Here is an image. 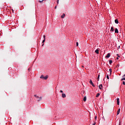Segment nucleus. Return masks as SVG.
Segmentation results:
<instances>
[{"label":"nucleus","mask_w":125,"mask_h":125,"mask_svg":"<svg viewBox=\"0 0 125 125\" xmlns=\"http://www.w3.org/2000/svg\"><path fill=\"white\" fill-rule=\"evenodd\" d=\"M89 83L91 84V85H92L93 87H95V85H94V84H93V82H92V81L91 80H90Z\"/></svg>","instance_id":"1"},{"label":"nucleus","mask_w":125,"mask_h":125,"mask_svg":"<svg viewBox=\"0 0 125 125\" xmlns=\"http://www.w3.org/2000/svg\"><path fill=\"white\" fill-rule=\"evenodd\" d=\"M117 105H120V98H117Z\"/></svg>","instance_id":"2"},{"label":"nucleus","mask_w":125,"mask_h":125,"mask_svg":"<svg viewBox=\"0 0 125 125\" xmlns=\"http://www.w3.org/2000/svg\"><path fill=\"white\" fill-rule=\"evenodd\" d=\"M36 98H38V101H41V100H42V97H39V96H36Z\"/></svg>","instance_id":"3"},{"label":"nucleus","mask_w":125,"mask_h":125,"mask_svg":"<svg viewBox=\"0 0 125 125\" xmlns=\"http://www.w3.org/2000/svg\"><path fill=\"white\" fill-rule=\"evenodd\" d=\"M95 53H96L97 54H99V50H98V49H97L95 51Z\"/></svg>","instance_id":"4"},{"label":"nucleus","mask_w":125,"mask_h":125,"mask_svg":"<svg viewBox=\"0 0 125 125\" xmlns=\"http://www.w3.org/2000/svg\"><path fill=\"white\" fill-rule=\"evenodd\" d=\"M62 98H65L66 94H64V93H62Z\"/></svg>","instance_id":"5"},{"label":"nucleus","mask_w":125,"mask_h":125,"mask_svg":"<svg viewBox=\"0 0 125 125\" xmlns=\"http://www.w3.org/2000/svg\"><path fill=\"white\" fill-rule=\"evenodd\" d=\"M115 33H116V34L119 33V30H118V28H115Z\"/></svg>","instance_id":"6"},{"label":"nucleus","mask_w":125,"mask_h":125,"mask_svg":"<svg viewBox=\"0 0 125 125\" xmlns=\"http://www.w3.org/2000/svg\"><path fill=\"white\" fill-rule=\"evenodd\" d=\"M120 112H121V108H119V109L117 111V116H118V115H119V114H120Z\"/></svg>","instance_id":"7"},{"label":"nucleus","mask_w":125,"mask_h":125,"mask_svg":"<svg viewBox=\"0 0 125 125\" xmlns=\"http://www.w3.org/2000/svg\"><path fill=\"white\" fill-rule=\"evenodd\" d=\"M110 53H108L107 55L105 56V58H109V57H110Z\"/></svg>","instance_id":"8"},{"label":"nucleus","mask_w":125,"mask_h":125,"mask_svg":"<svg viewBox=\"0 0 125 125\" xmlns=\"http://www.w3.org/2000/svg\"><path fill=\"white\" fill-rule=\"evenodd\" d=\"M115 23L116 24H119V21L118 20V19L115 20Z\"/></svg>","instance_id":"9"},{"label":"nucleus","mask_w":125,"mask_h":125,"mask_svg":"<svg viewBox=\"0 0 125 125\" xmlns=\"http://www.w3.org/2000/svg\"><path fill=\"white\" fill-rule=\"evenodd\" d=\"M48 79V76L46 75L45 77H44V80H47Z\"/></svg>","instance_id":"10"},{"label":"nucleus","mask_w":125,"mask_h":125,"mask_svg":"<svg viewBox=\"0 0 125 125\" xmlns=\"http://www.w3.org/2000/svg\"><path fill=\"white\" fill-rule=\"evenodd\" d=\"M111 32H114V27L113 26H112L111 27V30H110Z\"/></svg>","instance_id":"11"},{"label":"nucleus","mask_w":125,"mask_h":125,"mask_svg":"<svg viewBox=\"0 0 125 125\" xmlns=\"http://www.w3.org/2000/svg\"><path fill=\"white\" fill-rule=\"evenodd\" d=\"M102 86H103L102 84H101L99 85V88H100V89H102Z\"/></svg>","instance_id":"12"},{"label":"nucleus","mask_w":125,"mask_h":125,"mask_svg":"<svg viewBox=\"0 0 125 125\" xmlns=\"http://www.w3.org/2000/svg\"><path fill=\"white\" fill-rule=\"evenodd\" d=\"M83 101L85 102L86 101V97H84L83 98Z\"/></svg>","instance_id":"13"},{"label":"nucleus","mask_w":125,"mask_h":125,"mask_svg":"<svg viewBox=\"0 0 125 125\" xmlns=\"http://www.w3.org/2000/svg\"><path fill=\"white\" fill-rule=\"evenodd\" d=\"M109 72H110V75H112V69L111 68H110L109 69Z\"/></svg>","instance_id":"14"},{"label":"nucleus","mask_w":125,"mask_h":125,"mask_svg":"<svg viewBox=\"0 0 125 125\" xmlns=\"http://www.w3.org/2000/svg\"><path fill=\"white\" fill-rule=\"evenodd\" d=\"M100 95V93H98L96 96V97H99V96Z\"/></svg>","instance_id":"15"},{"label":"nucleus","mask_w":125,"mask_h":125,"mask_svg":"<svg viewBox=\"0 0 125 125\" xmlns=\"http://www.w3.org/2000/svg\"><path fill=\"white\" fill-rule=\"evenodd\" d=\"M61 18H64L65 17V14H62V16H61Z\"/></svg>","instance_id":"16"},{"label":"nucleus","mask_w":125,"mask_h":125,"mask_svg":"<svg viewBox=\"0 0 125 125\" xmlns=\"http://www.w3.org/2000/svg\"><path fill=\"white\" fill-rule=\"evenodd\" d=\"M40 79H44V76H43V75H42V76L40 77Z\"/></svg>","instance_id":"17"},{"label":"nucleus","mask_w":125,"mask_h":125,"mask_svg":"<svg viewBox=\"0 0 125 125\" xmlns=\"http://www.w3.org/2000/svg\"><path fill=\"white\" fill-rule=\"evenodd\" d=\"M99 78H100V74L98 75V78H97V80L99 81Z\"/></svg>","instance_id":"18"},{"label":"nucleus","mask_w":125,"mask_h":125,"mask_svg":"<svg viewBox=\"0 0 125 125\" xmlns=\"http://www.w3.org/2000/svg\"><path fill=\"white\" fill-rule=\"evenodd\" d=\"M112 63H113V61H112V60H110V61H109V64H111Z\"/></svg>","instance_id":"19"},{"label":"nucleus","mask_w":125,"mask_h":125,"mask_svg":"<svg viewBox=\"0 0 125 125\" xmlns=\"http://www.w3.org/2000/svg\"><path fill=\"white\" fill-rule=\"evenodd\" d=\"M121 81H125V77H124L121 79Z\"/></svg>","instance_id":"20"},{"label":"nucleus","mask_w":125,"mask_h":125,"mask_svg":"<svg viewBox=\"0 0 125 125\" xmlns=\"http://www.w3.org/2000/svg\"><path fill=\"white\" fill-rule=\"evenodd\" d=\"M120 67V64H117L116 65V68H119Z\"/></svg>","instance_id":"21"},{"label":"nucleus","mask_w":125,"mask_h":125,"mask_svg":"<svg viewBox=\"0 0 125 125\" xmlns=\"http://www.w3.org/2000/svg\"><path fill=\"white\" fill-rule=\"evenodd\" d=\"M76 46H79V42H76Z\"/></svg>","instance_id":"22"},{"label":"nucleus","mask_w":125,"mask_h":125,"mask_svg":"<svg viewBox=\"0 0 125 125\" xmlns=\"http://www.w3.org/2000/svg\"><path fill=\"white\" fill-rule=\"evenodd\" d=\"M44 42H45V39H44L43 41H42V43H43Z\"/></svg>","instance_id":"23"},{"label":"nucleus","mask_w":125,"mask_h":125,"mask_svg":"<svg viewBox=\"0 0 125 125\" xmlns=\"http://www.w3.org/2000/svg\"><path fill=\"white\" fill-rule=\"evenodd\" d=\"M106 78H107L108 80H109V75H107V76H106Z\"/></svg>","instance_id":"24"},{"label":"nucleus","mask_w":125,"mask_h":125,"mask_svg":"<svg viewBox=\"0 0 125 125\" xmlns=\"http://www.w3.org/2000/svg\"><path fill=\"white\" fill-rule=\"evenodd\" d=\"M95 120H97V116L95 117Z\"/></svg>","instance_id":"25"},{"label":"nucleus","mask_w":125,"mask_h":125,"mask_svg":"<svg viewBox=\"0 0 125 125\" xmlns=\"http://www.w3.org/2000/svg\"><path fill=\"white\" fill-rule=\"evenodd\" d=\"M42 1H43V0H41V1L40 0V1H39V2H42Z\"/></svg>","instance_id":"26"},{"label":"nucleus","mask_w":125,"mask_h":125,"mask_svg":"<svg viewBox=\"0 0 125 125\" xmlns=\"http://www.w3.org/2000/svg\"><path fill=\"white\" fill-rule=\"evenodd\" d=\"M43 39H44H44H45V35H44V36H43Z\"/></svg>","instance_id":"27"},{"label":"nucleus","mask_w":125,"mask_h":125,"mask_svg":"<svg viewBox=\"0 0 125 125\" xmlns=\"http://www.w3.org/2000/svg\"><path fill=\"white\" fill-rule=\"evenodd\" d=\"M123 84H124V85L125 84V81H124V82H123Z\"/></svg>","instance_id":"28"},{"label":"nucleus","mask_w":125,"mask_h":125,"mask_svg":"<svg viewBox=\"0 0 125 125\" xmlns=\"http://www.w3.org/2000/svg\"><path fill=\"white\" fill-rule=\"evenodd\" d=\"M59 0H58L57 4H59Z\"/></svg>","instance_id":"29"},{"label":"nucleus","mask_w":125,"mask_h":125,"mask_svg":"<svg viewBox=\"0 0 125 125\" xmlns=\"http://www.w3.org/2000/svg\"><path fill=\"white\" fill-rule=\"evenodd\" d=\"M60 92H61V93H63V91L62 90H60Z\"/></svg>","instance_id":"30"},{"label":"nucleus","mask_w":125,"mask_h":125,"mask_svg":"<svg viewBox=\"0 0 125 125\" xmlns=\"http://www.w3.org/2000/svg\"><path fill=\"white\" fill-rule=\"evenodd\" d=\"M96 124V123L95 122L94 124H92V125H95Z\"/></svg>","instance_id":"31"},{"label":"nucleus","mask_w":125,"mask_h":125,"mask_svg":"<svg viewBox=\"0 0 125 125\" xmlns=\"http://www.w3.org/2000/svg\"><path fill=\"white\" fill-rule=\"evenodd\" d=\"M117 60H119V57L116 58Z\"/></svg>","instance_id":"32"},{"label":"nucleus","mask_w":125,"mask_h":125,"mask_svg":"<svg viewBox=\"0 0 125 125\" xmlns=\"http://www.w3.org/2000/svg\"><path fill=\"white\" fill-rule=\"evenodd\" d=\"M56 8H57V6H56L55 7V9H56Z\"/></svg>","instance_id":"33"},{"label":"nucleus","mask_w":125,"mask_h":125,"mask_svg":"<svg viewBox=\"0 0 125 125\" xmlns=\"http://www.w3.org/2000/svg\"><path fill=\"white\" fill-rule=\"evenodd\" d=\"M123 77L124 78H125V74H124V75H123Z\"/></svg>","instance_id":"34"},{"label":"nucleus","mask_w":125,"mask_h":125,"mask_svg":"<svg viewBox=\"0 0 125 125\" xmlns=\"http://www.w3.org/2000/svg\"><path fill=\"white\" fill-rule=\"evenodd\" d=\"M34 96H35V97H37V96H37V95H35Z\"/></svg>","instance_id":"35"},{"label":"nucleus","mask_w":125,"mask_h":125,"mask_svg":"<svg viewBox=\"0 0 125 125\" xmlns=\"http://www.w3.org/2000/svg\"><path fill=\"white\" fill-rule=\"evenodd\" d=\"M44 45V44L43 43V44H42V46H43Z\"/></svg>","instance_id":"36"},{"label":"nucleus","mask_w":125,"mask_h":125,"mask_svg":"<svg viewBox=\"0 0 125 125\" xmlns=\"http://www.w3.org/2000/svg\"><path fill=\"white\" fill-rule=\"evenodd\" d=\"M119 125H121V122H119Z\"/></svg>","instance_id":"37"},{"label":"nucleus","mask_w":125,"mask_h":125,"mask_svg":"<svg viewBox=\"0 0 125 125\" xmlns=\"http://www.w3.org/2000/svg\"><path fill=\"white\" fill-rule=\"evenodd\" d=\"M12 10L13 12H14V10H13V9H12Z\"/></svg>","instance_id":"38"},{"label":"nucleus","mask_w":125,"mask_h":125,"mask_svg":"<svg viewBox=\"0 0 125 125\" xmlns=\"http://www.w3.org/2000/svg\"><path fill=\"white\" fill-rule=\"evenodd\" d=\"M120 46H118V49H120Z\"/></svg>","instance_id":"39"},{"label":"nucleus","mask_w":125,"mask_h":125,"mask_svg":"<svg viewBox=\"0 0 125 125\" xmlns=\"http://www.w3.org/2000/svg\"><path fill=\"white\" fill-rule=\"evenodd\" d=\"M82 67H83V66H82Z\"/></svg>","instance_id":"40"}]
</instances>
